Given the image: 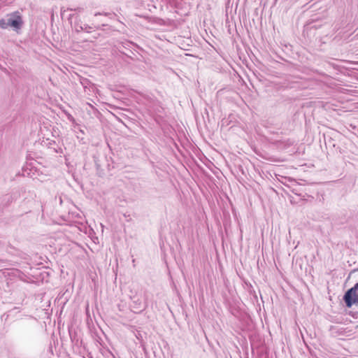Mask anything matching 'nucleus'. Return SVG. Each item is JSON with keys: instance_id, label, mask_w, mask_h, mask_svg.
<instances>
[{"instance_id": "nucleus-1", "label": "nucleus", "mask_w": 358, "mask_h": 358, "mask_svg": "<svg viewBox=\"0 0 358 358\" xmlns=\"http://www.w3.org/2000/svg\"><path fill=\"white\" fill-rule=\"evenodd\" d=\"M358 289V282L354 287L350 289L344 296V300L348 307H351L353 303L358 302V296L356 290Z\"/></svg>"}, {"instance_id": "nucleus-2", "label": "nucleus", "mask_w": 358, "mask_h": 358, "mask_svg": "<svg viewBox=\"0 0 358 358\" xmlns=\"http://www.w3.org/2000/svg\"><path fill=\"white\" fill-rule=\"evenodd\" d=\"M22 24V20L20 16H16L14 18H10L8 20V22H0V26L1 28L5 29L8 26L19 29Z\"/></svg>"}]
</instances>
